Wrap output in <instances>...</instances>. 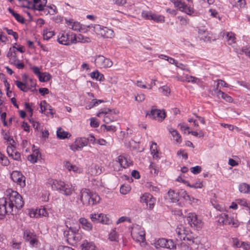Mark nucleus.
Listing matches in <instances>:
<instances>
[{"instance_id": "obj_53", "label": "nucleus", "mask_w": 250, "mask_h": 250, "mask_svg": "<svg viewBox=\"0 0 250 250\" xmlns=\"http://www.w3.org/2000/svg\"><path fill=\"white\" fill-rule=\"evenodd\" d=\"M215 83H216V85L214 86L213 88H217L220 89L222 86L228 87L229 85L227 83L224 81L218 79L217 81L214 82Z\"/></svg>"}, {"instance_id": "obj_39", "label": "nucleus", "mask_w": 250, "mask_h": 250, "mask_svg": "<svg viewBox=\"0 0 250 250\" xmlns=\"http://www.w3.org/2000/svg\"><path fill=\"white\" fill-rule=\"evenodd\" d=\"M182 240L188 245H191L194 243V237L191 233L188 232Z\"/></svg>"}, {"instance_id": "obj_12", "label": "nucleus", "mask_w": 250, "mask_h": 250, "mask_svg": "<svg viewBox=\"0 0 250 250\" xmlns=\"http://www.w3.org/2000/svg\"><path fill=\"white\" fill-rule=\"evenodd\" d=\"M73 33L62 32L57 37L58 42L62 45L69 46L73 44Z\"/></svg>"}, {"instance_id": "obj_61", "label": "nucleus", "mask_w": 250, "mask_h": 250, "mask_svg": "<svg viewBox=\"0 0 250 250\" xmlns=\"http://www.w3.org/2000/svg\"><path fill=\"white\" fill-rule=\"evenodd\" d=\"M57 135L58 137L60 139H63L66 138H67L68 133L64 131L62 129H59L57 131Z\"/></svg>"}, {"instance_id": "obj_62", "label": "nucleus", "mask_w": 250, "mask_h": 250, "mask_svg": "<svg viewBox=\"0 0 250 250\" xmlns=\"http://www.w3.org/2000/svg\"><path fill=\"white\" fill-rule=\"evenodd\" d=\"M109 239L111 241H117L118 235L115 229H113L109 234Z\"/></svg>"}, {"instance_id": "obj_27", "label": "nucleus", "mask_w": 250, "mask_h": 250, "mask_svg": "<svg viewBox=\"0 0 250 250\" xmlns=\"http://www.w3.org/2000/svg\"><path fill=\"white\" fill-rule=\"evenodd\" d=\"M57 13V9L55 5L51 4L47 6L46 4L45 6L43 8V11H42L41 14L42 15H47L48 14L54 15Z\"/></svg>"}, {"instance_id": "obj_21", "label": "nucleus", "mask_w": 250, "mask_h": 250, "mask_svg": "<svg viewBox=\"0 0 250 250\" xmlns=\"http://www.w3.org/2000/svg\"><path fill=\"white\" fill-rule=\"evenodd\" d=\"M64 167L70 172H73L75 174H81L83 172V168L79 166L73 165L69 161L64 163Z\"/></svg>"}, {"instance_id": "obj_23", "label": "nucleus", "mask_w": 250, "mask_h": 250, "mask_svg": "<svg viewBox=\"0 0 250 250\" xmlns=\"http://www.w3.org/2000/svg\"><path fill=\"white\" fill-rule=\"evenodd\" d=\"M7 202L4 199H0V219H2L6 213L11 212L12 209L9 206L7 207Z\"/></svg>"}, {"instance_id": "obj_28", "label": "nucleus", "mask_w": 250, "mask_h": 250, "mask_svg": "<svg viewBox=\"0 0 250 250\" xmlns=\"http://www.w3.org/2000/svg\"><path fill=\"white\" fill-rule=\"evenodd\" d=\"M79 222L82 225L83 229L87 231H90L92 229L93 226L91 223L86 218L81 217L79 219Z\"/></svg>"}, {"instance_id": "obj_36", "label": "nucleus", "mask_w": 250, "mask_h": 250, "mask_svg": "<svg viewBox=\"0 0 250 250\" xmlns=\"http://www.w3.org/2000/svg\"><path fill=\"white\" fill-rule=\"evenodd\" d=\"M15 83L21 90L23 92H27L29 89H30L27 82H21L20 81L17 80L15 81Z\"/></svg>"}, {"instance_id": "obj_63", "label": "nucleus", "mask_w": 250, "mask_h": 250, "mask_svg": "<svg viewBox=\"0 0 250 250\" xmlns=\"http://www.w3.org/2000/svg\"><path fill=\"white\" fill-rule=\"evenodd\" d=\"M198 34L200 38L202 39L204 41H207L208 40V39H207V35H208V33L207 31L203 29H199L198 30Z\"/></svg>"}, {"instance_id": "obj_2", "label": "nucleus", "mask_w": 250, "mask_h": 250, "mask_svg": "<svg viewBox=\"0 0 250 250\" xmlns=\"http://www.w3.org/2000/svg\"><path fill=\"white\" fill-rule=\"evenodd\" d=\"M131 235L133 240L140 243L142 246L146 245L145 231L141 226L133 224L131 229Z\"/></svg>"}, {"instance_id": "obj_45", "label": "nucleus", "mask_w": 250, "mask_h": 250, "mask_svg": "<svg viewBox=\"0 0 250 250\" xmlns=\"http://www.w3.org/2000/svg\"><path fill=\"white\" fill-rule=\"evenodd\" d=\"M8 10L9 13L13 15V16L16 19V20L18 22L21 23H23L24 22V19L22 16L15 12L14 10L11 9L10 8H9Z\"/></svg>"}, {"instance_id": "obj_46", "label": "nucleus", "mask_w": 250, "mask_h": 250, "mask_svg": "<svg viewBox=\"0 0 250 250\" xmlns=\"http://www.w3.org/2000/svg\"><path fill=\"white\" fill-rule=\"evenodd\" d=\"M149 169L150 171V173L152 176H156L158 175L159 172V168L154 163H150L149 166Z\"/></svg>"}, {"instance_id": "obj_60", "label": "nucleus", "mask_w": 250, "mask_h": 250, "mask_svg": "<svg viewBox=\"0 0 250 250\" xmlns=\"http://www.w3.org/2000/svg\"><path fill=\"white\" fill-rule=\"evenodd\" d=\"M0 163L3 166H8L9 164V161L7 157L4 156L0 152Z\"/></svg>"}, {"instance_id": "obj_25", "label": "nucleus", "mask_w": 250, "mask_h": 250, "mask_svg": "<svg viewBox=\"0 0 250 250\" xmlns=\"http://www.w3.org/2000/svg\"><path fill=\"white\" fill-rule=\"evenodd\" d=\"M79 229L76 228L70 227L69 230L64 231L63 234L67 240H75V234L78 232Z\"/></svg>"}, {"instance_id": "obj_31", "label": "nucleus", "mask_w": 250, "mask_h": 250, "mask_svg": "<svg viewBox=\"0 0 250 250\" xmlns=\"http://www.w3.org/2000/svg\"><path fill=\"white\" fill-rule=\"evenodd\" d=\"M168 199L172 203H177L179 201V191H175L170 189L167 193Z\"/></svg>"}, {"instance_id": "obj_9", "label": "nucleus", "mask_w": 250, "mask_h": 250, "mask_svg": "<svg viewBox=\"0 0 250 250\" xmlns=\"http://www.w3.org/2000/svg\"><path fill=\"white\" fill-rule=\"evenodd\" d=\"M141 16L146 20H152L155 22L161 23L165 21V17L163 16L157 15L151 11L143 10L141 13Z\"/></svg>"}, {"instance_id": "obj_17", "label": "nucleus", "mask_w": 250, "mask_h": 250, "mask_svg": "<svg viewBox=\"0 0 250 250\" xmlns=\"http://www.w3.org/2000/svg\"><path fill=\"white\" fill-rule=\"evenodd\" d=\"M140 202L145 203L149 208H152L155 203V199L152 195L146 193L140 197Z\"/></svg>"}, {"instance_id": "obj_6", "label": "nucleus", "mask_w": 250, "mask_h": 250, "mask_svg": "<svg viewBox=\"0 0 250 250\" xmlns=\"http://www.w3.org/2000/svg\"><path fill=\"white\" fill-rule=\"evenodd\" d=\"M90 26L93 28L94 32L97 34L100 35L104 38H112L114 36V31L106 27L102 26L99 24L89 25L88 27L89 28Z\"/></svg>"}, {"instance_id": "obj_20", "label": "nucleus", "mask_w": 250, "mask_h": 250, "mask_svg": "<svg viewBox=\"0 0 250 250\" xmlns=\"http://www.w3.org/2000/svg\"><path fill=\"white\" fill-rule=\"evenodd\" d=\"M65 23L67 26L73 30L81 31L83 30V25L78 21L72 19H66Z\"/></svg>"}, {"instance_id": "obj_33", "label": "nucleus", "mask_w": 250, "mask_h": 250, "mask_svg": "<svg viewBox=\"0 0 250 250\" xmlns=\"http://www.w3.org/2000/svg\"><path fill=\"white\" fill-rule=\"evenodd\" d=\"M117 162L119 163L121 167L123 168L127 167L130 164L131 162L123 155H120L117 158Z\"/></svg>"}, {"instance_id": "obj_4", "label": "nucleus", "mask_w": 250, "mask_h": 250, "mask_svg": "<svg viewBox=\"0 0 250 250\" xmlns=\"http://www.w3.org/2000/svg\"><path fill=\"white\" fill-rule=\"evenodd\" d=\"M186 221L191 227L201 229L204 226L202 220L194 212H189L186 216Z\"/></svg>"}, {"instance_id": "obj_64", "label": "nucleus", "mask_w": 250, "mask_h": 250, "mask_svg": "<svg viewBox=\"0 0 250 250\" xmlns=\"http://www.w3.org/2000/svg\"><path fill=\"white\" fill-rule=\"evenodd\" d=\"M145 186L149 189L150 190L157 192L159 191V188L153 185V183L150 182H147L146 183Z\"/></svg>"}, {"instance_id": "obj_49", "label": "nucleus", "mask_w": 250, "mask_h": 250, "mask_svg": "<svg viewBox=\"0 0 250 250\" xmlns=\"http://www.w3.org/2000/svg\"><path fill=\"white\" fill-rule=\"evenodd\" d=\"M16 45L17 43H15V45L13 47L9 49V50L7 54V57L9 59L11 62L16 59L15 48Z\"/></svg>"}, {"instance_id": "obj_40", "label": "nucleus", "mask_w": 250, "mask_h": 250, "mask_svg": "<svg viewBox=\"0 0 250 250\" xmlns=\"http://www.w3.org/2000/svg\"><path fill=\"white\" fill-rule=\"evenodd\" d=\"M237 203L240 206L243 207L250 213V202L246 199H237Z\"/></svg>"}, {"instance_id": "obj_43", "label": "nucleus", "mask_w": 250, "mask_h": 250, "mask_svg": "<svg viewBox=\"0 0 250 250\" xmlns=\"http://www.w3.org/2000/svg\"><path fill=\"white\" fill-rule=\"evenodd\" d=\"M90 75L92 79L99 81H103L104 79V75L100 73L98 70L91 72Z\"/></svg>"}, {"instance_id": "obj_16", "label": "nucleus", "mask_w": 250, "mask_h": 250, "mask_svg": "<svg viewBox=\"0 0 250 250\" xmlns=\"http://www.w3.org/2000/svg\"><path fill=\"white\" fill-rule=\"evenodd\" d=\"M63 185L59 192L65 196L71 195L77 189L76 187L71 184H66L63 181Z\"/></svg>"}, {"instance_id": "obj_26", "label": "nucleus", "mask_w": 250, "mask_h": 250, "mask_svg": "<svg viewBox=\"0 0 250 250\" xmlns=\"http://www.w3.org/2000/svg\"><path fill=\"white\" fill-rule=\"evenodd\" d=\"M179 200L183 198L184 200L188 202L190 204H191L193 202H194L195 200H197L193 197L189 196L187 192L183 189H181L179 190Z\"/></svg>"}, {"instance_id": "obj_18", "label": "nucleus", "mask_w": 250, "mask_h": 250, "mask_svg": "<svg viewBox=\"0 0 250 250\" xmlns=\"http://www.w3.org/2000/svg\"><path fill=\"white\" fill-rule=\"evenodd\" d=\"M210 93L212 95L216 96L219 99L221 98L227 102L231 103L233 101V99L230 96L217 88H213L211 90Z\"/></svg>"}, {"instance_id": "obj_58", "label": "nucleus", "mask_w": 250, "mask_h": 250, "mask_svg": "<svg viewBox=\"0 0 250 250\" xmlns=\"http://www.w3.org/2000/svg\"><path fill=\"white\" fill-rule=\"evenodd\" d=\"M11 63L15 65L17 68L22 69L24 67V64L20 60L18 59H14Z\"/></svg>"}, {"instance_id": "obj_57", "label": "nucleus", "mask_w": 250, "mask_h": 250, "mask_svg": "<svg viewBox=\"0 0 250 250\" xmlns=\"http://www.w3.org/2000/svg\"><path fill=\"white\" fill-rule=\"evenodd\" d=\"M131 190V187L128 185H123L120 188V193L122 194L125 195L127 194Z\"/></svg>"}, {"instance_id": "obj_13", "label": "nucleus", "mask_w": 250, "mask_h": 250, "mask_svg": "<svg viewBox=\"0 0 250 250\" xmlns=\"http://www.w3.org/2000/svg\"><path fill=\"white\" fill-rule=\"evenodd\" d=\"M87 145V140H86V138L80 137L76 139L73 144L70 145V149L73 151H79L81 150L84 146Z\"/></svg>"}, {"instance_id": "obj_42", "label": "nucleus", "mask_w": 250, "mask_h": 250, "mask_svg": "<svg viewBox=\"0 0 250 250\" xmlns=\"http://www.w3.org/2000/svg\"><path fill=\"white\" fill-rule=\"evenodd\" d=\"M226 36V39L229 45H232L235 43L236 38L235 34L231 32H227Z\"/></svg>"}, {"instance_id": "obj_30", "label": "nucleus", "mask_w": 250, "mask_h": 250, "mask_svg": "<svg viewBox=\"0 0 250 250\" xmlns=\"http://www.w3.org/2000/svg\"><path fill=\"white\" fill-rule=\"evenodd\" d=\"M73 44H76L78 42L86 43L89 42V39L87 37H84L81 34H79L77 36L73 33Z\"/></svg>"}, {"instance_id": "obj_55", "label": "nucleus", "mask_w": 250, "mask_h": 250, "mask_svg": "<svg viewBox=\"0 0 250 250\" xmlns=\"http://www.w3.org/2000/svg\"><path fill=\"white\" fill-rule=\"evenodd\" d=\"M231 4L238 8H242L245 7L246 2L245 0H235Z\"/></svg>"}, {"instance_id": "obj_32", "label": "nucleus", "mask_w": 250, "mask_h": 250, "mask_svg": "<svg viewBox=\"0 0 250 250\" xmlns=\"http://www.w3.org/2000/svg\"><path fill=\"white\" fill-rule=\"evenodd\" d=\"M150 152L154 159L158 160L160 158V153L158 150V146L155 143H152L150 146Z\"/></svg>"}, {"instance_id": "obj_52", "label": "nucleus", "mask_w": 250, "mask_h": 250, "mask_svg": "<svg viewBox=\"0 0 250 250\" xmlns=\"http://www.w3.org/2000/svg\"><path fill=\"white\" fill-rule=\"evenodd\" d=\"M49 209H47L44 207H41L39 208V213L40 217H48L49 215Z\"/></svg>"}, {"instance_id": "obj_34", "label": "nucleus", "mask_w": 250, "mask_h": 250, "mask_svg": "<svg viewBox=\"0 0 250 250\" xmlns=\"http://www.w3.org/2000/svg\"><path fill=\"white\" fill-rule=\"evenodd\" d=\"M168 131L177 144H180L182 142V139L181 136L177 130L173 128H168Z\"/></svg>"}, {"instance_id": "obj_19", "label": "nucleus", "mask_w": 250, "mask_h": 250, "mask_svg": "<svg viewBox=\"0 0 250 250\" xmlns=\"http://www.w3.org/2000/svg\"><path fill=\"white\" fill-rule=\"evenodd\" d=\"M23 237L26 241L29 242L32 247L37 246L38 241L37 236L33 232L30 230H26L24 232Z\"/></svg>"}, {"instance_id": "obj_47", "label": "nucleus", "mask_w": 250, "mask_h": 250, "mask_svg": "<svg viewBox=\"0 0 250 250\" xmlns=\"http://www.w3.org/2000/svg\"><path fill=\"white\" fill-rule=\"evenodd\" d=\"M183 81L188 83L191 82L193 83H198L200 81L197 78L188 75H186L183 77Z\"/></svg>"}, {"instance_id": "obj_29", "label": "nucleus", "mask_w": 250, "mask_h": 250, "mask_svg": "<svg viewBox=\"0 0 250 250\" xmlns=\"http://www.w3.org/2000/svg\"><path fill=\"white\" fill-rule=\"evenodd\" d=\"M103 171L102 167L96 164H92L88 169V173L92 175L100 174Z\"/></svg>"}, {"instance_id": "obj_54", "label": "nucleus", "mask_w": 250, "mask_h": 250, "mask_svg": "<svg viewBox=\"0 0 250 250\" xmlns=\"http://www.w3.org/2000/svg\"><path fill=\"white\" fill-rule=\"evenodd\" d=\"M100 223L103 224L108 225L111 223L110 219L107 215L104 213H101Z\"/></svg>"}, {"instance_id": "obj_3", "label": "nucleus", "mask_w": 250, "mask_h": 250, "mask_svg": "<svg viewBox=\"0 0 250 250\" xmlns=\"http://www.w3.org/2000/svg\"><path fill=\"white\" fill-rule=\"evenodd\" d=\"M118 113V112L115 109L104 108L102 109L97 115L99 117H103L104 122L106 124H109L116 120Z\"/></svg>"}, {"instance_id": "obj_5", "label": "nucleus", "mask_w": 250, "mask_h": 250, "mask_svg": "<svg viewBox=\"0 0 250 250\" xmlns=\"http://www.w3.org/2000/svg\"><path fill=\"white\" fill-rule=\"evenodd\" d=\"M217 221L220 224L222 225H230L234 228H237L239 226V223L238 221L233 217L229 216L228 214L226 213H222L220 215L217 216Z\"/></svg>"}, {"instance_id": "obj_7", "label": "nucleus", "mask_w": 250, "mask_h": 250, "mask_svg": "<svg viewBox=\"0 0 250 250\" xmlns=\"http://www.w3.org/2000/svg\"><path fill=\"white\" fill-rule=\"evenodd\" d=\"M9 200L8 205L12 210L14 207L16 208H20L24 205L22 197L17 191L12 192L10 196Z\"/></svg>"}, {"instance_id": "obj_10", "label": "nucleus", "mask_w": 250, "mask_h": 250, "mask_svg": "<svg viewBox=\"0 0 250 250\" xmlns=\"http://www.w3.org/2000/svg\"><path fill=\"white\" fill-rule=\"evenodd\" d=\"M95 64L99 68H106L111 67L113 65V62L103 55H98L95 57Z\"/></svg>"}, {"instance_id": "obj_38", "label": "nucleus", "mask_w": 250, "mask_h": 250, "mask_svg": "<svg viewBox=\"0 0 250 250\" xmlns=\"http://www.w3.org/2000/svg\"><path fill=\"white\" fill-rule=\"evenodd\" d=\"M81 246L82 249L84 250H98L93 243L88 242L86 240L83 242Z\"/></svg>"}, {"instance_id": "obj_50", "label": "nucleus", "mask_w": 250, "mask_h": 250, "mask_svg": "<svg viewBox=\"0 0 250 250\" xmlns=\"http://www.w3.org/2000/svg\"><path fill=\"white\" fill-rule=\"evenodd\" d=\"M24 105V108L29 114L30 117L32 118L34 110L33 104L32 103H25Z\"/></svg>"}, {"instance_id": "obj_48", "label": "nucleus", "mask_w": 250, "mask_h": 250, "mask_svg": "<svg viewBox=\"0 0 250 250\" xmlns=\"http://www.w3.org/2000/svg\"><path fill=\"white\" fill-rule=\"evenodd\" d=\"M39 79L41 82H46L49 81L51 78V75L48 72L41 73L38 77Z\"/></svg>"}, {"instance_id": "obj_1", "label": "nucleus", "mask_w": 250, "mask_h": 250, "mask_svg": "<svg viewBox=\"0 0 250 250\" xmlns=\"http://www.w3.org/2000/svg\"><path fill=\"white\" fill-rule=\"evenodd\" d=\"M80 200L85 205L94 206L100 203V196L89 189L83 188L80 191Z\"/></svg>"}, {"instance_id": "obj_24", "label": "nucleus", "mask_w": 250, "mask_h": 250, "mask_svg": "<svg viewBox=\"0 0 250 250\" xmlns=\"http://www.w3.org/2000/svg\"><path fill=\"white\" fill-rule=\"evenodd\" d=\"M47 183V185L51 187L53 190L58 192L61 189V188H62V185H63L62 181L53 179H48Z\"/></svg>"}, {"instance_id": "obj_37", "label": "nucleus", "mask_w": 250, "mask_h": 250, "mask_svg": "<svg viewBox=\"0 0 250 250\" xmlns=\"http://www.w3.org/2000/svg\"><path fill=\"white\" fill-rule=\"evenodd\" d=\"M176 232L178 237L182 240L184 236L188 232V230H186L185 227L182 225H178L176 229Z\"/></svg>"}, {"instance_id": "obj_59", "label": "nucleus", "mask_w": 250, "mask_h": 250, "mask_svg": "<svg viewBox=\"0 0 250 250\" xmlns=\"http://www.w3.org/2000/svg\"><path fill=\"white\" fill-rule=\"evenodd\" d=\"M91 220L93 222L100 223L101 213H93L89 216Z\"/></svg>"}, {"instance_id": "obj_35", "label": "nucleus", "mask_w": 250, "mask_h": 250, "mask_svg": "<svg viewBox=\"0 0 250 250\" xmlns=\"http://www.w3.org/2000/svg\"><path fill=\"white\" fill-rule=\"evenodd\" d=\"M238 190L241 193L250 194V185L246 183H241L238 186Z\"/></svg>"}, {"instance_id": "obj_22", "label": "nucleus", "mask_w": 250, "mask_h": 250, "mask_svg": "<svg viewBox=\"0 0 250 250\" xmlns=\"http://www.w3.org/2000/svg\"><path fill=\"white\" fill-rule=\"evenodd\" d=\"M32 1L30 7L34 10L42 12L43 8L46 4L47 0H32Z\"/></svg>"}, {"instance_id": "obj_56", "label": "nucleus", "mask_w": 250, "mask_h": 250, "mask_svg": "<svg viewBox=\"0 0 250 250\" xmlns=\"http://www.w3.org/2000/svg\"><path fill=\"white\" fill-rule=\"evenodd\" d=\"M28 214L30 217L38 218L40 217L39 213V208H31L28 210Z\"/></svg>"}, {"instance_id": "obj_14", "label": "nucleus", "mask_w": 250, "mask_h": 250, "mask_svg": "<svg viewBox=\"0 0 250 250\" xmlns=\"http://www.w3.org/2000/svg\"><path fill=\"white\" fill-rule=\"evenodd\" d=\"M12 180L21 187L25 186V177L19 171H13L11 174Z\"/></svg>"}, {"instance_id": "obj_15", "label": "nucleus", "mask_w": 250, "mask_h": 250, "mask_svg": "<svg viewBox=\"0 0 250 250\" xmlns=\"http://www.w3.org/2000/svg\"><path fill=\"white\" fill-rule=\"evenodd\" d=\"M146 116L159 122H162L166 118V113L164 110L153 108L150 113L146 114Z\"/></svg>"}, {"instance_id": "obj_41", "label": "nucleus", "mask_w": 250, "mask_h": 250, "mask_svg": "<svg viewBox=\"0 0 250 250\" xmlns=\"http://www.w3.org/2000/svg\"><path fill=\"white\" fill-rule=\"evenodd\" d=\"M55 35V32L51 29L44 28L43 31V39L45 40H49Z\"/></svg>"}, {"instance_id": "obj_8", "label": "nucleus", "mask_w": 250, "mask_h": 250, "mask_svg": "<svg viewBox=\"0 0 250 250\" xmlns=\"http://www.w3.org/2000/svg\"><path fill=\"white\" fill-rule=\"evenodd\" d=\"M175 7L182 12L191 16L194 13L193 8L188 6L183 0H170Z\"/></svg>"}, {"instance_id": "obj_51", "label": "nucleus", "mask_w": 250, "mask_h": 250, "mask_svg": "<svg viewBox=\"0 0 250 250\" xmlns=\"http://www.w3.org/2000/svg\"><path fill=\"white\" fill-rule=\"evenodd\" d=\"M40 112L45 114L48 108H50V104L47 103L45 101H42L40 104Z\"/></svg>"}, {"instance_id": "obj_44", "label": "nucleus", "mask_w": 250, "mask_h": 250, "mask_svg": "<svg viewBox=\"0 0 250 250\" xmlns=\"http://www.w3.org/2000/svg\"><path fill=\"white\" fill-rule=\"evenodd\" d=\"M40 155L39 151L38 150H35L32 154L28 156V160L32 163H35L37 162Z\"/></svg>"}, {"instance_id": "obj_11", "label": "nucleus", "mask_w": 250, "mask_h": 250, "mask_svg": "<svg viewBox=\"0 0 250 250\" xmlns=\"http://www.w3.org/2000/svg\"><path fill=\"white\" fill-rule=\"evenodd\" d=\"M154 246L156 249L160 248L173 249L176 248V244L172 240L160 238L155 241Z\"/></svg>"}]
</instances>
